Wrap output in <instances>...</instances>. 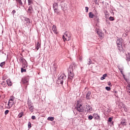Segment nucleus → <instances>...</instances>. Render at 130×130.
<instances>
[{
	"label": "nucleus",
	"mask_w": 130,
	"mask_h": 130,
	"mask_svg": "<svg viewBox=\"0 0 130 130\" xmlns=\"http://www.w3.org/2000/svg\"><path fill=\"white\" fill-rule=\"evenodd\" d=\"M23 115H24V113H23V112H21L19 114L18 117L19 118H21V117H22V116H23Z\"/></svg>",
	"instance_id": "nucleus-26"
},
{
	"label": "nucleus",
	"mask_w": 130,
	"mask_h": 130,
	"mask_svg": "<svg viewBox=\"0 0 130 130\" xmlns=\"http://www.w3.org/2000/svg\"><path fill=\"white\" fill-rule=\"evenodd\" d=\"M27 91V88H26V89H25V91Z\"/></svg>",
	"instance_id": "nucleus-51"
},
{
	"label": "nucleus",
	"mask_w": 130,
	"mask_h": 130,
	"mask_svg": "<svg viewBox=\"0 0 130 130\" xmlns=\"http://www.w3.org/2000/svg\"><path fill=\"white\" fill-rule=\"evenodd\" d=\"M107 77V74H105L103 75V76L101 78V80H105L106 78Z\"/></svg>",
	"instance_id": "nucleus-22"
},
{
	"label": "nucleus",
	"mask_w": 130,
	"mask_h": 130,
	"mask_svg": "<svg viewBox=\"0 0 130 130\" xmlns=\"http://www.w3.org/2000/svg\"><path fill=\"white\" fill-rule=\"evenodd\" d=\"M88 119L89 120H91V119H93V117L92 115H90L88 116Z\"/></svg>",
	"instance_id": "nucleus-37"
},
{
	"label": "nucleus",
	"mask_w": 130,
	"mask_h": 130,
	"mask_svg": "<svg viewBox=\"0 0 130 130\" xmlns=\"http://www.w3.org/2000/svg\"><path fill=\"white\" fill-rule=\"evenodd\" d=\"M96 116L95 117V118H96V119H100V116H99V115L98 114H96Z\"/></svg>",
	"instance_id": "nucleus-43"
},
{
	"label": "nucleus",
	"mask_w": 130,
	"mask_h": 130,
	"mask_svg": "<svg viewBox=\"0 0 130 130\" xmlns=\"http://www.w3.org/2000/svg\"><path fill=\"white\" fill-rule=\"evenodd\" d=\"M33 8H32V6L30 5L28 9L27 12L29 13V14H31Z\"/></svg>",
	"instance_id": "nucleus-14"
},
{
	"label": "nucleus",
	"mask_w": 130,
	"mask_h": 130,
	"mask_svg": "<svg viewBox=\"0 0 130 130\" xmlns=\"http://www.w3.org/2000/svg\"><path fill=\"white\" fill-rule=\"evenodd\" d=\"M54 10L55 13H56V14H58V9H57V8H54Z\"/></svg>",
	"instance_id": "nucleus-36"
},
{
	"label": "nucleus",
	"mask_w": 130,
	"mask_h": 130,
	"mask_svg": "<svg viewBox=\"0 0 130 130\" xmlns=\"http://www.w3.org/2000/svg\"><path fill=\"white\" fill-rule=\"evenodd\" d=\"M89 17L90 18V19H93V18H98V12H97V10H95L94 11V14H93V12H89Z\"/></svg>",
	"instance_id": "nucleus-5"
},
{
	"label": "nucleus",
	"mask_w": 130,
	"mask_h": 130,
	"mask_svg": "<svg viewBox=\"0 0 130 130\" xmlns=\"http://www.w3.org/2000/svg\"><path fill=\"white\" fill-rule=\"evenodd\" d=\"M120 73H121V74H122V70H120Z\"/></svg>",
	"instance_id": "nucleus-48"
},
{
	"label": "nucleus",
	"mask_w": 130,
	"mask_h": 130,
	"mask_svg": "<svg viewBox=\"0 0 130 130\" xmlns=\"http://www.w3.org/2000/svg\"><path fill=\"white\" fill-rule=\"evenodd\" d=\"M48 120H50V121H53V120H54V117H49L48 118Z\"/></svg>",
	"instance_id": "nucleus-25"
},
{
	"label": "nucleus",
	"mask_w": 130,
	"mask_h": 130,
	"mask_svg": "<svg viewBox=\"0 0 130 130\" xmlns=\"http://www.w3.org/2000/svg\"><path fill=\"white\" fill-rule=\"evenodd\" d=\"M77 110L80 112V114H82V113H84V108L83 106L80 104V102H77Z\"/></svg>",
	"instance_id": "nucleus-4"
},
{
	"label": "nucleus",
	"mask_w": 130,
	"mask_h": 130,
	"mask_svg": "<svg viewBox=\"0 0 130 130\" xmlns=\"http://www.w3.org/2000/svg\"><path fill=\"white\" fill-rule=\"evenodd\" d=\"M25 21L27 22V23H30V19H29V18H26Z\"/></svg>",
	"instance_id": "nucleus-40"
},
{
	"label": "nucleus",
	"mask_w": 130,
	"mask_h": 130,
	"mask_svg": "<svg viewBox=\"0 0 130 130\" xmlns=\"http://www.w3.org/2000/svg\"><path fill=\"white\" fill-rule=\"evenodd\" d=\"M85 11L86 13H88V11H89V8L87 7H85Z\"/></svg>",
	"instance_id": "nucleus-44"
},
{
	"label": "nucleus",
	"mask_w": 130,
	"mask_h": 130,
	"mask_svg": "<svg viewBox=\"0 0 130 130\" xmlns=\"http://www.w3.org/2000/svg\"><path fill=\"white\" fill-rule=\"evenodd\" d=\"M114 93H117V91H114Z\"/></svg>",
	"instance_id": "nucleus-49"
},
{
	"label": "nucleus",
	"mask_w": 130,
	"mask_h": 130,
	"mask_svg": "<svg viewBox=\"0 0 130 130\" xmlns=\"http://www.w3.org/2000/svg\"><path fill=\"white\" fill-rule=\"evenodd\" d=\"M5 64H6V62L4 61L1 63L0 66L1 67V68H3L4 66H5Z\"/></svg>",
	"instance_id": "nucleus-28"
},
{
	"label": "nucleus",
	"mask_w": 130,
	"mask_h": 130,
	"mask_svg": "<svg viewBox=\"0 0 130 130\" xmlns=\"http://www.w3.org/2000/svg\"><path fill=\"white\" fill-rule=\"evenodd\" d=\"M52 30L53 32H54V34H57V29L56 28V26L55 25H53L52 26Z\"/></svg>",
	"instance_id": "nucleus-10"
},
{
	"label": "nucleus",
	"mask_w": 130,
	"mask_h": 130,
	"mask_svg": "<svg viewBox=\"0 0 130 130\" xmlns=\"http://www.w3.org/2000/svg\"><path fill=\"white\" fill-rule=\"evenodd\" d=\"M7 84L9 86H12L13 85V83H12V81L10 79L7 80Z\"/></svg>",
	"instance_id": "nucleus-12"
},
{
	"label": "nucleus",
	"mask_w": 130,
	"mask_h": 130,
	"mask_svg": "<svg viewBox=\"0 0 130 130\" xmlns=\"http://www.w3.org/2000/svg\"><path fill=\"white\" fill-rule=\"evenodd\" d=\"M18 59L20 62H24V61H26V60L21 56L19 57Z\"/></svg>",
	"instance_id": "nucleus-17"
},
{
	"label": "nucleus",
	"mask_w": 130,
	"mask_h": 130,
	"mask_svg": "<svg viewBox=\"0 0 130 130\" xmlns=\"http://www.w3.org/2000/svg\"><path fill=\"white\" fill-rule=\"evenodd\" d=\"M126 89L127 90H128V91H129H129H130V83H128V85L126 87Z\"/></svg>",
	"instance_id": "nucleus-27"
},
{
	"label": "nucleus",
	"mask_w": 130,
	"mask_h": 130,
	"mask_svg": "<svg viewBox=\"0 0 130 130\" xmlns=\"http://www.w3.org/2000/svg\"><path fill=\"white\" fill-rule=\"evenodd\" d=\"M12 13L13 15H15V14H16V10L12 11Z\"/></svg>",
	"instance_id": "nucleus-46"
},
{
	"label": "nucleus",
	"mask_w": 130,
	"mask_h": 130,
	"mask_svg": "<svg viewBox=\"0 0 130 130\" xmlns=\"http://www.w3.org/2000/svg\"><path fill=\"white\" fill-rule=\"evenodd\" d=\"M32 126H31V122H28V128H31Z\"/></svg>",
	"instance_id": "nucleus-38"
},
{
	"label": "nucleus",
	"mask_w": 130,
	"mask_h": 130,
	"mask_svg": "<svg viewBox=\"0 0 130 130\" xmlns=\"http://www.w3.org/2000/svg\"><path fill=\"white\" fill-rule=\"evenodd\" d=\"M22 67L23 68V69H25L26 68H27V67H28V65H27V62L26 61L22 62Z\"/></svg>",
	"instance_id": "nucleus-20"
},
{
	"label": "nucleus",
	"mask_w": 130,
	"mask_h": 130,
	"mask_svg": "<svg viewBox=\"0 0 130 130\" xmlns=\"http://www.w3.org/2000/svg\"><path fill=\"white\" fill-rule=\"evenodd\" d=\"M14 100H15V97L14 96H11L10 97V99L8 104L7 108L10 109L11 107H13V105L15 104V102H14Z\"/></svg>",
	"instance_id": "nucleus-3"
},
{
	"label": "nucleus",
	"mask_w": 130,
	"mask_h": 130,
	"mask_svg": "<svg viewBox=\"0 0 130 130\" xmlns=\"http://www.w3.org/2000/svg\"><path fill=\"white\" fill-rule=\"evenodd\" d=\"M73 66L71 65L68 69V73H73Z\"/></svg>",
	"instance_id": "nucleus-16"
},
{
	"label": "nucleus",
	"mask_w": 130,
	"mask_h": 130,
	"mask_svg": "<svg viewBox=\"0 0 130 130\" xmlns=\"http://www.w3.org/2000/svg\"><path fill=\"white\" fill-rule=\"evenodd\" d=\"M65 80H66V75H61L58 79V80L60 81V84L61 85L63 84V81H64Z\"/></svg>",
	"instance_id": "nucleus-8"
},
{
	"label": "nucleus",
	"mask_w": 130,
	"mask_h": 130,
	"mask_svg": "<svg viewBox=\"0 0 130 130\" xmlns=\"http://www.w3.org/2000/svg\"><path fill=\"white\" fill-rule=\"evenodd\" d=\"M58 1H59V2H60V1H61V0H58Z\"/></svg>",
	"instance_id": "nucleus-50"
},
{
	"label": "nucleus",
	"mask_w": 130,
	"mask_h": 130,
	"mask_svg": "<svg viewBox=\"0 0 130 130\" xmlns=\"http://www.w3.org/2000/svg\"><path fill=\"white\" fill-rule=\"evenodd\" d=\"M116 43H117V45H119L122 44V40H121V39L117 40V42H116Z\"/></svg>",
	"instance_id": "nucleus-18"
},
{
	"label": "nucleus",
	"mask_w": 130,
	"mask_h": 130,
	"mask_svg": "<svg viewBox=\"0 0 130 130\" xmlns=\"http://www.w3.org/2000/svg\"><path fill=\"white\" fill-rule=\"evenodd\" d=\"M117 48L118 50H119V51H122V49H123V48L122 47V44L121 45H117Z\"/></svg>",
	"instance_id": "nucleus-15"
},
{
	"label": "nucleus",
	"mask_w": 130,
	"mask_h": 130,
	"mask_svg": "<svg viewBox=\"0 0 130 130\" xmlns=\"http://www.w3.org/2000/svg\"><path fill=\"white\" fill-rule=\"evenodd\" d=\"M28 6H31V5L33 4V1L32 0L28 1Z\"/></svg>",
	"instance_id": "nucleus-29"
},
{
	"label": "nucleus",
	"mask_w": 130,
	"mask_h": 130,
	"mask_svg": "<svg viewBox=\"0 0 130 130\" xmlns=\"http://www.w3.org/2000/svg\"><path fill=\"white\" fill-rule=\"evenodd\" d=\"M121 124H122V125H126V123L124 121H122L121 122Z\"/></svg>",
	"instance_id": "nucleus-30"
},
{
	"label": "nucleus",
	"mask_w": 130,
	"mask_h": 130,
	"mask_svg": "<svg viewBox=\"0 0 130 130\" xmlns=\"http://www.w3.org/2000/svg\"><path fill=\"white\" fill-rule=\"evenodd\" d=\"M90 96H91V92L88 91L86 95V99H87V100H89L90 99Z\"/></svg>",
	"instance_id": "nucleus-13"
},
{
	"label": "nucleus",
	"mask_w": 130,
	"mask_h": 130,
	"mask_svg": "<svg viewBox=\"0 0 130 130\" xmlns=\"http://www.w3.org/2000/svg\"><path fill=\"white\" fill-rule=\"evenodd\" d=\"M105 89L107 90V91H110V90H111V88H110V87H108V86H106L105 87Z\"/></svg>",
	"instance_id": "nucleus-34"
},
{
	"label": "nucleus",
	"mask_w": 130,
	"mask_h": 130,
	"mask_svg": "<svg viewBox=\"0 0 130 130\" xmlns=\"http://www.w3.org/2000/svg\"><path fill=\"white\" fill-rule=\"evenodd\" d=\"M16 2L17 4H19L20 6H23V3L22 2V0H17Z\"/></svg>",
	"instance_id": "nucleus-23"
},
{
	"label": "nucleus",
	"mask_w": 130,
	"mask_h": 130,
	"mask_svg": "<svg viewBox=\"0 0 130 130\" xmlns=\"http://www.w3.org/2000/svg\"><path fill=\"white\" fill-rule=\"evenodd\" d=\"M109 19L110 20V21H114V18L112 16H110Z\"/></svg>",
	"instance_id": "nucleus-35"
},
{
	"label": "nucleus",
	"mask_w": 130,
	"mask_h": 130,
	"mask_svg": "<svg viewBox=\"0 0 130 130\" xmlns=\"http://www.w3.org/2000/svg\"><path fill=\"white\" fill-rule=\"evenodd\" d=\"M128 57L127 56V60L128 61V64H130V54L128 53Z\"/></svg>",
	"instance_id": "nucleus-24"
},
{
	"label": "nucleus",
	"mask_w": 130,
	"mask_h": 130,
	"mask_svg": "<svg viewBox=\"0 0 130 130\" xmlns=\"http://www.w3.org/2000/svg\"><path fill=\"white\" fill-rule=\"evenodd\" d=\"M41 46V45H40V44H39V42H38V43L36 45V48L37 50H38V49L40 48Z\"/></svg>",
	"instance_id": "nucleus-19"
},
{
	"label": "nucleus",
	"mask_w": 130,
	"mask_h": 130,
	"mask_svg": "<svg viewBox=\"0 0 130 130\" xmlns=\"http://www.w3.org/2000/svg\"><path fill=\"white\" fill-rule=\"evenodd\" d=\"M9 110H6L5 112V115H7V114H8L9 113Z\"/></svg>",
	"instance_id": "nucleus-41"
},
{
	"label": "nucleus",
	"mask_w": 130,
	"mask_h": 130,
	"mask_svg": "<svg viewBox=\"0 0 130 130\" xmlns=\"http://www.w3.org/2000/svg\"><path fill=\"white\" fill-rule=\"evenodd\" d=\"M108 85L109 86H111V83L110 82H108Z\"/></svg>",
	"instance_id": "nucleus-47"
},
{
	"label": "nucleus",
	"mask_w": 130,
	"mask_h": 130,
	"mask_svg": "<svg viewBox=\"0 0 130 130\" xmlns=\"http://www.w3.org/2000/svg\"><path fill=\"white\" fill-rule=\"evenodd\" d=\"M112 119H113V118L109 117V119H108L109 122H111L112 121Z\"/></svg>",
	"instance_id": "nucleus-42"
},
{
	"label": "nucleus",
	"mask_w": 130,
	"mask_h": 130,
	"mask_svg": "<svg viewBox=\"0 0 130 130\" xmlns=\"http://www.w3.org/2000/svg\"><path fill=\"white\" fill-rule=\"evenodd\" d=\"M92 63V61H91V59H88L87 64H91Z\"/></svg>",
	"instance_id": "nucleus-31"
},
{
	"label": "nucleus",
	"mask_w": 130,
	"mask_h": 130,
	"mask_svg": "<svg viewBox=\"0 0 130 130\" xmlns=\"http://www.w3.org/2000/svg\"><path fill=\"white\" fill-rule=\"evenodd\" d=\"M28 109H29L30 112L34 111V106H33V103L31 102L28 103Z\"/></svg>",
	"instance_id": "nucleus-7"
},
{
	"label": "nucleus",
	"mask_w": 130,
	"mask_h": 130,
	"mask_svg": "<svg viewBox=\"0 0 130 130\" xmlns=\"http://www.w3.org/2000/svg\"><path fill=\"white\" fill-rule=\"evenodd\" d=\"M29 76H25L22 78V83L24 84V85H25L24 87L25 90H27V87L28 85H29Z\"/></svg>",
	"instance_id": "nucleus-2"
},
{
	"label": "nucleus",
	"mask_w": 130,
	"mask_h": 130,
	"mask_svg": "<svg viewBox=\"0 0 130 130\" xmlns=\"http://www.w3.org/2000/svg\"><path fill=\"white\" fill-rule=\"evenodd\" d=\"M6 79H8V76L4 75L3 77V80H6Z\"/></svg>",
	"instance_id": "nucleus-32"
},
{
	"label": "nucleus",
	"mask_w": 130,
	"mask_h": 130,
	"mask_svg": "<svg viewBox=\"0 0 130 130\" xmlns=\"http://www.w3.org/2000/svg\"><path fill=\"white\" fill-rule=\"evenodd\" d=\"M58 7V4H57V3H54L53 5V9H56V8H57Z\"/></svg>",
	"instance_id": "nucleus-21"
},
{
	"label": "nucleus",
	"mask_w": 130,
	"mask_h": 130,
	"mask_svg": "<svg viewBox=\"0 0 130 130\" xmlns=\"http://www.w3.org/2000/svg\"><path fill=\"white\" fill-rule=\"evenodd\" d=\"M1 85L3 86V87H6L7 86V84H6V82L3 81Z\"/></svg>",
	"instance_id": "nucleus-33"
},
{
	"label": "nucleus",
	"mask_w": 130,
	"mask_h": 130,
	"mask_svg": "<svg viewBox=\"0 0 130 130\" xmlns=\"http://www.w3.org/2000/svg\"><path fill=\"white\" fill-rule=\"evenodd\" d=\"M21 73L26 72V69H23V68L21 69Z\"/></svg>",
	"instance_id": "nucleus-39"
},
{
	"label": "nucleus",
	"mask_w": 130,
	"mask_h": 130,
	"mask_svg": "<svg viewBox=\"0 0 130 130\" xmlns=\"http://www.w3.org/2000/svg\"><path fill=\"white\" fill-rule=\"evenodd\" d=\"M68 74V82H69V83H72L73 79H74V77H75V74H74V72H69Z\"/></svg>",
	"instance_id": "nucleus-6"
},
{
	"label": "nucleus",
	"mask_w": 130,
	"mask_h": 130,
	"mask_svg": "<svg viewBox=\"0 0 130 130\" xmlns=\"http://www.w3.org/2000/svg\"><path fill=\"white\" fill-rule=\"evenodd\" d=\"M95 32L98 34L100 37H102V34L101 33V31L99 28L95 29Z\"/></svg>",
	"instance_id": "nucleus-11"
},
{
	"label": "nucleus",
	"mask_w": 130,
	"mask_h": 130,
	"mask_svg": "<svg viewBox=\"0 0 130 130\" xmlns=\"http://www.w3.org/2000/svg\"><path fill=\"white\" fill-rule=\"evenodd\" d=\"M31 119L33 120L36 119V117H35V116H32Z\"/></svg>",
	"instance_id": "nucleus-45"
},
{
	"label": "nucleus",
	"mask_w": 130,
	"mask_h": 130,
	"mask_svg": "<svg viewBox=\"0 0 130 130\" xmlns=\"http://www.w3.org/2000/svg\"><path fill=\"white\" fill-rule=\"evenodd\" d=\"M62 38L64 42H66V41H70L72 38L71 32H70V31H66L64 35H63Z\"/></svg>",
	"instance_id": "nucleus-1"
},
{
	"label": "nucleus",
	"mask_w": 130,
	"mask_h": 130,
	"mask_svg": "<svg viewBox=\"0 0 130 130\" xmlns=\"http://www.w3.org/2000/svg\"><path fill=\"white\" fill-rule=\"evenodd\" d=\"M86 107L85 109H86V111H87V113L91 112V111L93 110V109L92 108V107H91V106L86 105Z\"/></svg>",
	"instance_id": "nucleus-9"
}]
</instances>
